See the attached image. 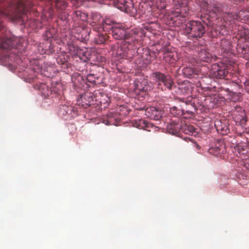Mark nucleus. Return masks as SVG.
Here are the masks:
<instances>
[{"label": "nucleus", "instance_id": "17", "mask_svg": "<svg viewBox=\"0 0 249 249\" xmlns=\"http://www.w3.org/2000/svg\"><path fill=\"white\" fill-rule=\"evenodd\" d=\"M247 149L241 145H237L234 147V153L236 156L240 157L241 159H244L245 155L247 153Z\"/></svg>", "mask_w": 249, "mask_h": 249}, {"label": "nucleus", "instance_id": "28", "mask_svg": "<svg viewBox=\"0 0 249 249\" xmlns=\"http://www.w3.org/2000/svg\"><path fill=\"white\" fill-rule=\"evenodd\" d=\"M244 165L247 168L249 169V157L247 159L244 158Z\"/></svg>", "mask_w": 249, "mask_h": 249}, {"label": "nucleus", "instance_id": "27", "mask_svg": "<svg viewBox=\"0 0 249 249\" xmlns=\"http://www.w3.org/2000/svg\"><path fill=\"white\" fill-rule=\"evenodd\" d=\"M216 129L218 131L220 129H221V133L222 135L227 134V133L229 131V130L227 129L226 126H224V127L221 126V127L220 126H217Z\"/></svg>", "mask_w": 249, "mask_h": 249}, {"label": "nucleus", "instance_id": "22", "mask_svg": "<svg viewBox=\"0 0 249 249\" xmlns=\"http://www.w3.org/2000/svg\"><path fill=\"white\" fill-rule=\"evenodd\" d=\"M39 89H42V94L45 97L49 96L51 94V90L48 89V87L45 84H41Z\"/></svg>", "mask_w": 249, "mask_h": 249}, {"label": "nucleus", "instance_id": "18", "mask_svg": "<svg viewBox=\"0 0 249 249\" xmlns=\"http://www.w3.org/2000/svg\"><path fill=\"white\" fill-rule=\"evenodd\" d=\"M180 89L182 92L190 93L191 92L192 87L188 81H185L181 86Z\"/></svg>", "mask_w": 249, "mask_h": 249}, {"label": "nucleus", "instance_id": "2", "mask_svg": "<svg viewBox=\"0 0 249 249\" xmlns=\"http://www.w3.org/2000/svg\"><path fill=\"white\" fill-rule=\"evenodd\" d=\"M32 4L23 0H10L8 5L1 9L0 6V47L3 49H11L15 44L11 38H3L2 35L4 31L5 26L2 22V18L7 17L12 20H16L21 18L27 10L31 8Z\"/></svg>", "mask_w": 249, "mask_h": 249}, {"label": "nucleus", "instance_id": "4", "mask_svg": "<svg viewBox=\"0 0 249 249\" xmlns=\"http://www.w3.org/2000/svg\"><path fill=\"white\" fill-rule=\"evenodd\" d=\"M184 32L188 37L192 39L201 38L205 34L204 25L198 20H190L185 24Z\"/></svg>", "mask_w": 249, "mask_h": 249}, {"label": "nucleus", "instance_id": "8", "mask_svg": "<svg viewBox=\"0 0 249 249\" xmlns=\"http://www.w3.org/2000/svg\"><path fill=\"white\" fill-rule=\"evenodd\" d=\"M209 152L215 156H218L226 152V146L224 141L222 140L218 141L215 143L214 146H213L209 149Z\"/></svg>", "mask_w": 249, "mask_h": 249}, {"label": "nucleus", "instance_id": "26", "mask_svg": "<svg viewBox=\"0 0 249 249\" xmlns=\"http://www.w3.org/2000/svg\"><path fill=\"white\" fill-rule=\"evenodd\" d=\"M73 107H68V106L64 105L60 108V111L62 112L65 111L66 114H69V111H71Z\"/></svg>", "mask_w": 249, "mask_h": 249}, {"label": "nucleus", "instance_id": "5", "mask_svg": "<svg viewBox=\"0 0 249 249\" xmlns=\"http://www.w3.org/2000/svg\"><path fill=\"white\" fill-rule=\"evenodd\" d=\"M153 77L159 87L163 85L165 89L171 90L174 86V81L169 75H166L160 71H156L153 73Z\"/></svg>", "mask_w": 249, "mask_h": 249}, {"label": "nucleus", "instance_id": "16", "mask_svg": "<svg viewBox=\"0 0 249 249\" xmlns=\"http://www.w3.org/2000/svg\"><path fill=\"white\" fill-rule=\"evenodd\" d=\"M182 72L184 76L189 78H192L195 75L197 74L198 71L192 68L185 67L182 70Z\"/></svg>", "mask_w": 249, "mask_h": 249}, {"label": "nucleus", "instance_id": "21", "mask_svg": "<svg viewBox=\"0 0 249 249\" xmlns=\"http://www.w3.org/2000/svg\"><path fill=\"white\" fill-rule=\"evenodd\" d=\"M136 127L139 129H146V128L149 127V124H148L146 121L143 120H139L138 122L136 123Z\"/></svg>", "mask_w": 249, "mask_h": 249}, {"label": "nucleus", "instance_id": "15", "mask_svg": "<svg viewBox=\"0 0 249 249\" xmlns=\"http://www.w3.org/2000/svg\"><path fill=\"white\" fill-rule=\"evenodd\" d=\"M231 42L227 39L221 38L220 42V48L223 53H228L231 50Z\"/></svg>", "mask_w": 249, "mask_h": 249}, {"label": "nucleus", "instance_id": "25", "mask_svg": "<svg viewBox=\"0 0 249 249\" xmlns=\"http://www.w3.org/2000/svg\"><path fill=\"white\" fill-rule=\"evenodd\" d=\"M106 40V36L103 34H99L95 38V41L97 44H101L104 43Z\"/></svg>", "mask_w": 249, "mask_h": 249}, {"label": "nucleus", "instance_id": "11", "mask_svg": "<svg viewBox=\"0 0 249 249\" xmlns=\"http://www.w3.org/2000/svg\"><path fill=\"white\" fill-rule=\"evenodd\" d=\"M170 111L171 113L174 116L182 115L185 113H188V114H192L193 113L192 111L187 109V107H186V108L183 107L178 108L177 107L174 106L170 108Z\"/></svg>", "mask_w": 249, "mask_h": 249}, {"label": "nucleus", "instance_id": "13", "mask_svg": "<svg viewBox=\"0 0 249 249\" xmlns=\"http://www.w3.org/2000/svg\"><path fill=\"white\" fill-rule=\"evenodd\" d=\"M163 59L165 62L172 64L176 61V58L175 57V53L171 51H169L168 49H164L163 50Z\"/></svg>", "mask_w": 249, "mask_h": 249}, {"label": "nucleus", "instance_id": "30", "mask_svg": "<svg viewBox=\"0 0 249 249\" xmlns=\"http://www.w3.org/2000/svg\"><path fill=\"white\" fill-rule=\"evenodd\" d=\"M173 2L175 4H178L180 5L182 4V0H173Z\"/></svg>", "mask_w": 249, "mask_h": 249}, {"label": "nucleus", "instance_id": "23", "mask_svg": "<svg viewBox=\"0 0 249 249\" xmlns=\"http://www.w3.org/2000/svg\"><path fill=\"white\" fill-rule=\"evenodd\" d=\"M99 78L98 77H96L93 74H88L87 76V79L89 83L97 84L99 83V81H98Z\"/></svg>", "mask_w": 249, "mask_h": 249}, {"label": "nucleus", "instance_id": "24", "mask_svg": "<svg viewBox=\"0 0 249 249\" xmlns=\"http://www.w3.org/2000/svg\"><path fill=\"white\" fill-rule=\"evenodd\" d=\"M245 114L244 113H242L240 116L237 115L235 116V119L236 123H239L241 125H244L246 123L247 120L245 118Z\"/></svg>", "mask_w": 249, "mask_h": 249}, {"label": "nucleus", "instance_id": "10", "mask_svg": "<svg viewBox=\"0 0 249 249\" xmlns=\"http://www.w3.org/2000/svg\"><path fill=\"white\" fill-rule=\"evenodd\" d=\"M211 32L213 37H216L220 35L224 36L228 33V31L225 25H220L216 27H213Z\"/></svg>", "mask_w": 249, "mask_h": 249}, {"label": "nucleus", "instance_id": "9", "mask_svg": "<svg viewBox=\"0 0 249 249\" xmlns=\"http://www.w3.org/2000/svg\"><path fill=\"white\" fill-rule=\"evenodd\" d=\"M137 109L140 110H144L145 115L148 118L153 120H158L160 117V112L157 108L154 107H148L145 109L144 108V107H140L139 108H137Z\"/></svg>", "mask_w": 249, "mask_h": 249}, {"label": "nucleus", "instance_id": "7", "mask_svg": "<svg viewBox=\"0 0 249 249\" xmlns=\"http://www.w3.org/2000/svg\"><path fill=\"white\" fill-rule=\"evenodd\" d=\"M188 11V7H183L180 10L177 9L171 13V19L175 22L177 26H179L186 21Z\"/></svg>", "mask_w": 249, "mask_h": 249}, {"label": "nucleus", "instance_id": "14", "mask_svg": "<svg viewBox=\"0 0 249 249\" xmlns=\"http://www.w3.org/2000/svg\"><path fill=\"white\" fill-rule=\"evenodd\" d=\"M181 124L176 120L172 121L167 125V128L170 133H176L179 131Z\"/></svg>", "mask_w": 249, "mask_h": 249}, {"label": "nucleus", "instance_id": "19", "mask_svg": "<svg viewBox=\"0 0 249 249\" xmlns=\"http://www.w3.org/2000/svg\"><path fill=\"white\" fill-rule=\"evenodd\" d=\"M55 5L57 10H64L67 7V3L62 0H56Z\"/></svg>", "mask_w": 249, "mask_h": 249}, {"label": "nucleus", "instance_id": "1", "mask_svg": "<svg viewBox=\"0 0 249 249\" xmlns=\"http://www.w3.org/2000/svg\"><path fill=\"white\" fill-rule=\"evenodd\" d=\"M102 25L99 27H94V30L98 32L104 30L105 31H111L114 38L122 40L120 49L121 52L119 55L122 57L127 56L130 50L133 49L136 42L138 41L137 35L139 33L138 29H134L131 30L125 29L120 24L113 22L109 19H106L102 21Z\"/></svg>", "mask_w": 249, "mask_h": 249}, {"label": "nucleus", "instance_id": "32", "mask_svg": "<svg viewBox=\"0 0 249 249\" xmlns=\"http://www.w3.org/2000/svg\"><path fill=\"white\" fill-rule=\"evenodd\" d=\"M93 19L94 20V21H93V23H96V21H94V19L93 18Z\"/></svg>", "mask_w": 249, "mask_h": 249}, {"label": "nucleus", "instance_id": "6", "mask_svg": "<svg viewBox=\"0 0 249 249\" xmlns=\"http://www.w3.org/2000/svg\"><path fill=\"white\" fill-rule=\"evenodd\" d=\"M228 68V66L223 63H215L212 66L210 74L213 77L217 79L226 78L229 73Z\"/></svg>", "mask_w": 249, "mask_h": 249}, {"label": "nucleus", "instance_id": "29", "mask_svg": "<svg viewBox=\"0 0 249 249\" xmlns=\"http://www.w3.org/2000/svg\"><path fill=\"white\" fill-rule=\"evenodd\" d=\"M187 127H188V131L190 132L193 133L195 130V128H194V127L193 126H187Z\"/></svg>", "mask_w": 249, "mask_h": 249}, {"label": "nucleus", "instance_id": "12", "mask_svg": "<svg viewBox=\"0 0 249 249\" xmlns=\"http://www.w3.org/2000/svg\"><path fill=\"white\" fill-rule=\"evenodd\" d=\"M212 59V54L206 49L201 48L198 52V60L201 62H210Z\"/></svg>", "mask_w": 249, "mask_h": 249}, {"label": "nucleus", "instance_id": "3", "mask_svg": "<svg viewBox=\"0 0 249 249\" xmlns=\"http://www.w3.org/2000/svg\"><path fill=\"white\" fill-rule=\"evenodd\" d=\"M202 12L212 18H219L223 16L225 18L226 15H228L233 19L238 20L242 18V11L239 12L238 14L227 13L225 11L226 6L216 1H213L209 3L206 0H202L200 4Z\"/></svg>", "mask_w": 249, "mask_h": 249}, {"label": "nucleus", "instance_id": "31", "mask_svg": "<svg viewBox=\"0 0 249 249\" xmlns=\"http://www.w3.org/2000/svg\"><path fill=\"white\" fill-rule=\"evenodd\" d=\"M113 120V118L109 116L108 118V122H109V123L111 124L112 123Z\"/></svg>", "mask_w": 249, "mask_h": 249}, {"label": "nucleus", "instance_id": "20", "mask_svg": "<svg viewBox=\"0 0 249 249\" xmlns=\"http://www.w3.org/2000/svg\"><path fill=\"white\" fill-rule=\"evenodd\" d=\"M153 4L159 9H163L166 7L165 0H153Z\"/></svg>", "mask_w": 249, "mask_h": 249}]
</instances>
